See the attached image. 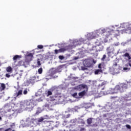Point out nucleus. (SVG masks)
<instances>
[{"instance_id": "f257e3e1", "label": "nucleus", "mask_w": 131, "mask_h": 131, "mask_svg": "<svg viewBox=\"0 0 131 131\" xmlns=\"http://www.w3.org/2000/svg\"><path fill=\"white\" fill-rule=\"evenodd\" d=\"M102 35L104 36L105 37H108V36H110V35H114L115 36H118L119 35L120 32L122 34L123 33H127V31H128V29H124L120 31L119 30H116L114 32H107L105 29H103L101 30Z\"/></svg>"}, {"instance_id": "f03ea898", "label": "nucleus", "mask_w": 131, "mask_h": 131, "mask_svg": "<svg viewBox=\"0 0 131 131\" xmlns=\"http://www.w3.org/2000/svg\"><path fill=\"white\" fill-rule=\"evenodd\" d=\"M34 106H35V105L31 100H25L24 102L20 104V108L24 110L26 109H33Z\"/></svg>"}, {"instance_id": "7ed1b4c3", "label": "nucleus", "mask_w": 131, "mask_h": 131, "mask_svg": "<svg viewBox=\"0 0 131 131\" xmlns=\"http://www.w3.org/2000/svg\"><path fill=\"white\" fill-rule=\"evenodd\" d=\"M127 90V84L126 83H122L120 85H117L115 89L114 92V94H117V93H124Z\"/></svg>"}, {"instance_id": "20e7f679", "label": "nucleus", "mask_w": 131, "mask_h": 131, "mask_svg": "<svg viewBox=\"0 0 131 131\" xmlns=\"http://www.w3.org/2000/svg\"><path fill=\"white\" fill-rule=\"evenodd\" d=\"M57 72H58L57 69L52 68L49 71L48 74L47 75V77L50 76V79H52V78H56V77H58V76H54V75H55Z\"/></svg>"}, {"instance_id": "39448f33", "label": "nucleus", "mask_w": 131, "mask_h": 131, "mask_svg": "<svg viewBox=\"0 0 131 131\" xmlns=\"http://www.w3.org/2000/svg\"><path fill=\"white\" fill-rule=\"evenodd\" d=\"M103 50L102 46H101V42H99V44H97V46H95L92 48V51H94V52L93 53V55H95V53L96 52H101Z\"/></svg>"}, {"instance_id": "423d86ee", "label": "nucleus", "mask_w": 131, "mask_h": 131, "mask_svg": "<svg viewBox=\"0 0 131 131\" xmlns=\"http://www.w3.org/2000/svg\"><path fill=\"white\" fill-rule=\"evenodd\" d=\"M84 64L86 67H91L92 64V60L85 59L84 61Z\"/></svg>"}, {"instance_id": "0eeeda50", "label": "nucleus", "mask_w": 131, "mask_h": 131, "mask_svg": "<svg viewBox=\"0 0 131 131\" xmlns=\"http://www.w3.org/2000/svg\"><path fill=\"white\" fill-rule=\"evenodd\" d=\"M67 49L65 48H62L59 49V50L55 49L54 50V53L56 54H59V53H64V52H66Z\"/></svg>"}, {"instance_id": "6e6552de", "label": "nucleus", "mask_w": 131, "mask_h": 131, "mask_svg": "<svg viewBox=\"0 0 131 131\" xmlns=\"http://www.w3.org/2000/svg\"><path fill=\"white\" fill-rule=\"evenodd\" d=\"M23 91L22 90H19L18 92H16V93L14 94L15 96V100L17 99V98H20V96H22Z\"/></svg>"}, {"instance_id": "1a4fd4ad", "label": "nucleus", "mask_w": 131, "mask_h": 131, "mask_svg": "<svg viewBox=\"0 0 131 131\" xmlns=\"http://www.w3.org/2000/svg\"><path fill=\"white\" fill-rule=\"evenodd\" d=\"M106 85V82H103L100 84L98 86V90H100V91H103L105 89V85Z\"/></svg>"}, {"instance_id": "9d476101", "label": "nucleus", "mask_w": 131, "mask_h": 131, "mask_svg": "<svg viewBox=\"0 0 131 131\" xmlns=\"http://www.w3.org/2000/svg\"><path fill=\"white\" fill-rule=\"evenodd\" d=\"M86 87H87L86 85L81 84H80V85H78V86H77L76 87V89L78 91H81L82 90V89H85V88H86Z\"/></svg>"}, {"instance_id": "9b49d317", "label": "nucleus", "mask_w": 131, "mask_h": 131, "mask_svg": "<svg viewBox=\"0 0 131 131\" xmlns=\"http://www.w3.org/2000/svg\"><path fill=\"white\" fill-rule=\"evenodd\" d=\"M20 59H21V56H20L19 55H16L14 56L13 58L14 64H16L17 61H18V60H20Z\"/></svg>"}, {"instance_id": "f8f14e48", "label": "nucleus", "mask_w": 131, "mask_h": 131, "mask_svg": "<svg viewBox=\"0 0 131 131\" xmlns=\"http://www.w3.org/2000/svg\"><path fill=\"white\" fill-rule=\"evenodd\" d=\"M107 55L109 56L110 55V54H112V53H113V51H114V48L112 47H108L106 49Z\"/></svg>"}, {"instance_id": "ddd939ff", "label": "nucleus", "mask_w": 131, "mask_h": 131, "mask_svg": "<svg viewBox=\"0 0 131 131\" xmlns=\"http://www.w3.org/2000/svg\"><path fill=\"white\" fill-rule=\"evenodd\" d=\"M86 95V92L85 90H84L80 93H79L78 95L80 96V98H82L83 96H85Z\"/></svg>"}, {"instance_id": "4468645a", "label": "nucleus", "mask_w": 131, "mask_h": 131, "mask_svg": "<svg viewBox=\"0 0 131 131\" xmlns=\"http://www.w3.org/2000/svg\"><path fill=\"white\" fill-rule=\"evenodd\" d=\"M6 71L7 72H9V73H13V68H12V67H8L6 68Z\"/></svg>"}, {"instance_id": "2eb2a0df", "label": "nucleus", "mask_w": 131, "mask_h": 131, "mask_svg": "<svg viewBox=\"0 0 131 131\" xmlns=\"http://www.w3.org/2000/svg\"><path fill=\"white\" fill-rule=\"evenodd\" d=\"M36 79V76H34L33 77H31V78L29 80V82L30 83H34V80Z\"/></svg>"}, {"instance_id": "dca6fc26", "label": "nucleus", "mask_w": 131, "mask_h": 131, "mask_svg": "<svg viewBox=\"0 0 131 131\" xmlns=\"http://www.w3.org/2000/svg\"><path fill=\"white\" fill-rule=\"evenodd\" d=\"M58 97L57 95H55V96H52L50 97V101H56L57 100V98Z\"/></svg>"}, {"instance_id": "f3484780", "label": "nucleus", "mask_w": 131, "mask_h": 131, "mask_svg": "<svg viewBox=\"0 0 131 131\" xmlns=\"http://www.w3.org/2000/svg\"><path fill=\"white\" fill-rule=\"evenodd\" d=\"M100 73H103V70L101 69H98L95 71V74L98 75L100 74Z\"/></svg>"}, {"instance_id": "a211bd4d", "label": "nucleus", "mask_w": 131, "mask_h": 131, "mask_svg": "<svg viewBox=\"0 0 131 131\" xmlns=\"http://www.w3.org/2000/svg\"><path fill=\"white\" fill-rule=\"evenodd\" d=\"M123 57H127V58L128 59V60L131 59V57L129 55V54L128 53H126L124 55H123Z\"/></svg>"}, {"instance_id": "6ab92c4d", "label": "nucleus", "mask_w": 131, "mask_h": 131, "mask_svg": "<svg viewBox=\"0 0 131 131\" xmlns=\"http://www.w3.org/2000/svg\"><path fill=\"white\" fill-rule=\"evenodd\" d=\"M93 122V119L92 118H90L87 119V123L88 124H92V123Z\"/></svg>"}, {"instance_id": "aec40b11", "label": "nucleus", "mask_w": 131, "mask_h": 131, "mask_svg": "<svg viewBox=\"0 0 131 131\" xmlns=\"http://www.w3.org/2000/svg\"><path fill=\"white\" fill-rule=\"evenodd\" d=\"M1 91H5L6 89V85L4 83H1Z\"/></svg>"}, {"instance_id": "412c9836", "label": "nucleus", "mask_w": 131, "mask_h": 131, "mask_svg": "<svg viewBox=\"0 0 131 131\" xmlns=\"http://www.w3.org/2000/svg\"><path fill=\"white\" fill-rule=\"evenodd\" d=\"M23 61L22 60L19 61L18 62V63L16 64V66H22V65H23Z\"/></svg>"}, {"instance_id": "4be33fe9", "label": "nucleus", "mask_w": 131, "mask_h": 131, "mask_svg": "<svg viewBox=\"0 0 131 131\" xmlns=\"http://www.w3.org/2000/svg\"><path fill=\"white\" fill-rule=\"evenodd\" d=\"M38 73L39 74H41L42 73V68H40L38 70Z\"/></svg>"}, {"instance_id": "5701e85b", "label": "nucleus", "mask_w": 131, "mask_h": 131, "mask_svg": "<svg viewBox=\"0 0 131 131\" xmlns=\"http://www.w3.org/2000/svg\"><path fill=\"white\" fill-rule=\"evenodd\" d=\"M42 121H43V118L42 117H41L38 120V122H42Z\"/></svg>"}, {"instance_id": "b1692460", "label": "nucleus", "mask_w": 131, "mask_h": 131, "mask_svg": "<svg viewBox=\"0 0 131 131\" xmlns=\"http://www.w3.org/2000/svg\"><path fill=\"white\" fill-rule=\"evenodd\" d=\"M52 94V91H48L47 92V96H51Z\"/></svg>"}, {"instance_id": "393cba45", "label": "nucleus", "mask_w": 131, "mask_h": 131, "mask_svg": "<svg viewBox=\"0 0 131 131\" xmlns=\"http://www.w3.org/2000/svg\"><path fill=\"white\" fill-rule=\"evenodd\" d=\"M38 49H43V46L42 45H38L37 46Z\"/></svg>"}, {"instance_id": "a878e982", "label": "nucleus", "mask_w": 131, "mask_h": 131, "mask_svg": "<svg viewBox=\"0 0 131 131\" xmlns=\"http://www.w3.org/2000/svg\"><path fill=\"white\" fill-rule=\"evenodd\" d=\"M6 77H7V78H10L11 77V75L7 73L5 75Z\"/></svg>"}, {"instance_id": "bb28decb", "label": "nucleus", "mask_w": 131, "mask_h": 131, "mask_svg": "<svg viewBox=\"0 0 131 131\" xmlns=\"http://www.w3.org/2000/svg\"><path fill=\"white\" fill-rule=\"evenodd\" d=\"M110 99H111V100H114V99H117V96H111L110 97Z\"/></svg>"}, {"instance_id": "cd10ccee", "label": "nucleus", "mask_w": 131, "mask_h": 131, "mask_svg": "<svg viewBox=\"0 0 131 131\" xmlns=\"http://www.w3.org/2000/svg\"><path fill=\"white\" fill-rule=\"evenodd\" d=\"M34 122H35V120L32 119L31 121H30V124H34Z\"/></svg>"}, {"instance_id": "c85d7f7f", "label": "nucleus", "mask_w": 131, "mask_h": 131, "mask_svg": "<svg viewBox=\"0 0 131 131\" xmlns=\"http://www.w3.org/2000/svg\"><path fill=\"white\" fill-rule=\"evenodd\" d=\"M59 59L60 60H63L64 59V57L63 56V55H60L59 56Z\"/></svg>"}, {"instance_id": "c756f323", "label": "nucleus", "mask_w": 131, "mask_h": 131, "mask_svg": "<svg viewBox=\"0 0 131 131\" xmlns=\"http://www.w3.org/2000/svg\"><path fill=\"white\" fill-rule=\"evenodd\" d=\"M76 96H77V93H74V94L72 95V96H73L74 98H76Z\"/></svg>"}, {"instance_id": "7c9ffc66", "label": "nucleus", "mask_w": 131, "mask_h": 131, "mask_svg": "<svg viewBox=\"0 0 131 131\" xmlns=\"http://www.w3.org/2000/svg\"><path fill=\"white\" fill-rule=\"evenodd\" d=\"M105 59H106V55L104 54L103 55V57H102L101 60H102V61H104V60H105Z\"/></svg>"}, {"instance_id": "2f4dec72", "label": "nucleus", "mask_w": 131, "mask_h": 131, "mask_svg": "<svg viewBox=\"0 0 131 131\" xmlns=\"http://www.w3.org/2000/svg\"><path fill=\"white\" fill-rule=\"evenodd\" d=\"M28 92L27 91V90H25L24 91V95H27Z\"/></svg>"}, {"instance_id": "473e14b6", "label": "nucleus", "mask_w": 131, "mask_h": 131, "mask_svg": "<svg viewBox=\"0 0 131 131\" xmlns=\"http://www.w3.org/2000/svg\"><path fill=\"white\" fill-rule=\"evenodd\" d=\"M28 57H31V58H32L33 57V54H32V53H29L28 55Z\"/></svg>"}, {"instance_id": "72a5a7b5", "label": "nucleus", "mask_w": 131, "mask_h": 131, "mask_svg": "<svg viewBox=\"0 0 131 131\" xmlns=\"http://www.w3.org/2000/svg\"><path fill=\"white\" fill-rule=\"evenodd\" d=\"M126 127H127V128H128L129 129H130V128H131L130 125H129L128 124L126 125Z\"/></svg>"}, {"instance_id": "f704fd0d", "label": "nucleus", "mask_w": 131, "mask_h": 131, "mask_svg": "<svg viewBox=\"0 0 131 131\" xmlns=\"http://www.w3.org/2000/svg\"><path fill=\"white\" fill-rule=\"evenodd\" d=\"M37 65H38V66H40L41 63H40V61H37Z\"/></svg>"}, {"instance_id": "c9c22d12", "label": "nucleus", "mask_w": 131, "mask_h": 131, "mask_svg": "<svg viewBox=\"0 0 131 131\" xmlns=\"http://www.w3.org/2000/svg\"><path fill=\"white\" fill-rule=\"evenodd\" d=\"M101 64L100 63L99 65H98V68H99V69H102V67H101Z\"/></svg>"}, {"instance_id": "e433bc0d", "label": "nucleus", "mask_w": 131, "mask_h": 131, "mask_svg": "<svg viewBox=\"0 0 131 131\" xmlns=\"http://www.w3.org/2000/svg\"><path fill=\"white\" fill-rule=\"evenodd\" d=\"M113 66H114L115 67H116V66H117V62H115L113 64Z\"/></svg>"}, {"instance_id": "4c0bfd02", "label": "nucleus", "mask_w": 131, "mask_h": 131, "mask_svg": "<svg viewBox=\"0 0 131 131\" xmlns=\"http://www.w3.org/2000/svg\"><path fill=\"white\" fill-rule=\"evenodd\" d=\"M85 128H81L80 129V131H83V130H85Z\"/></svg>"}, {"instance_id": "58836bf2", "label": "nucleus", "mask_w": 131, "mask_h": 131, "mask_svg": "<svg viewBox=\"0 0 131 131\" xmlns=\"http://www.w3.org/2000/svg\"><path fill=\"white\" fill-rule=\"evenodd\" d=\"M79 57H75L74 58V60H78V59H79Z\"/></svg>"}, {"instance_id": "ea45409f", "label": "nucleus", "mask_w": 131, "mask_h": 131, "mask_svg": "<svg viewBox=\"0 0 131 131\" xmlns=\"http://www.w3.org/2000/svg\"><path fill=\"white\" fill-rule=\"evenodd\" d=\"M127 68H124L123 70H127Z\"/></svg>"}, {"instance_id": "a19ab883", "label": "nucleus", "mask_w": 131, "mask_h": 131, "mask_svg": "<svg viewBox=\"0 0 131 131\" xmlns=\"http://www.w3.org/2000/svg\"><path fill=\"white\" fill-rule=\"evenodd\" d=\"M85 69H86V68H83L82 69V70H85Z\"/></svg>"}, {"instance_id": "79ce46f5", "label": "nucleus", "mask_w": 131, "mask_h": 131, "mask_svg": "<svg viewBox=\"0 0 131 131\" xmlns=\"http://www.w3.org/2000/svg\"><path fill=\"white\" fill-rule=\"evenodd\" d=\"M2 91H3L2 90V88L0 87V92H2Z\"/></svg>"}, {"instance_id": "37998d69", "label": "nucleus", "mask_w": 131, "mask_h": 131, "mask_svg": "<svg viewBox=\"0 0 131 131\" xmlns=\"http://www.w3.org/2000/svg\"><path fill=\"white\" fill-rule=\"evenodd\" d=\"M38 113L36 112V115H38Z\"/></svg>"}, {"instance_id": "c03bdc74", "label": "nucleus", "mask_w": 131, "mask_h": 131, "mask_svg": "<svg viewBox=\"0 0 131 131\" xmlns=\"http://www.w3.org/2000/svg\"><path fill=\"white\" fill-rule=\"evenodd\" d=\"M0 120H2V117H0Z\"/></svg>"}, {"instance_id": "a18cd8bd", "label": "nucleus", "mask_w": 131, "mask_h": 131, "mask_svg": "<svg viewBox=\"0 0 131 131\" xmlns=\"http://www.w3.org/2000/svg\"><path fill=\"white\" fill-rule=\"evenodd\" d=\"M3 129V128H0V130H2Z\"/></svg>"}, {"instance_id": "49530a36", "label": "nucleus", "mask_w": 131, "mask_h": 131, "mask_svg": "<svg viewBox=\"0 0 131 131\" xmlns=\"http://www.w3.org/2000/svg\"><path fill=\"white\" fill-rule=\"evenodd\" d=\"M12 131H15V130H12Z\"/></svg>"}]
</instances>
